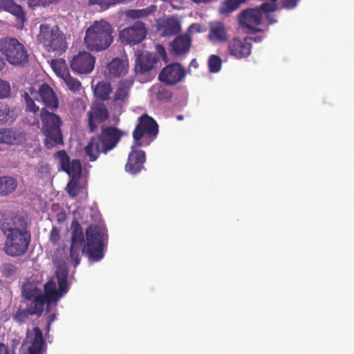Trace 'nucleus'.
<instances>
[{"label":"nucleus","mask_w":354,"mask_h":354,"mask_svg":"<svg viewBox=\"0 0 354 354\" xmlns=\"http://www.w3.org/2000/svg\"><path fill=\"white\" fill-rule=\"evenodd\" d=\"M222 60L216 55H212L208 59V67L211 73H218L221 68Z\"/></svg>","instance_id":"58836bf2"},{"label":"nucleus","mask_w":354,"mask_h":354,"mask_svg":"<svg viewBox=\"0 0 354 354\" xmlns=\"http://www.w3.org/2000/svg\"><path fill=\"white\" fill-rule=\"evenodd\" d=\"M64 171L73 177L79 176L82 171L80 161L77 159L73 160L70 162L68 167L64 168Z\"/></svg>","instance_id":"4c0bfd02"},{"label":"nucleus","mask_w":354,"mask_h":354,"mask_svg":"<svg viewBox=\"0 0 354 354\" xmlns=\"http://www.w3.org/2000/svg\"><path fill=\"white\" fill-rule=\"evenodd\" d=\"M53 156L55 159L58 160L59 165L63 171H64V168L68 167L71 160L65 150L58 151Z\"/></svg>","instance_id":"ea45409f"},{"label":"nucleus","mask_w":354,"mask_h":354,"mask_svg":"<svg viewBox=\"0 0 354 354\" xmlns=\"http://www.w3.org/2000/svg\"><path fill=\"white\" fill-rule=\"evenodd\" d=\"M41 132L44 136V145L47 149H52L63 145L64 138L62 131L63 121L59 115L46 109H41L39 113Z\"/></svg>","instance_id":"7ed1b4c3"},{"label":"nucleus","mask_w":354,"mask_h":354,"mask_svg":"<svg viewBox=\"0 0 354 354\" xmlns=\"http://www.w3.org/2000/svg\"><path fill=\"white\" fill-rule=\"evenodd\" d=\"M129 64L126 59L115 57L108 64L107 68L110 77H119L128 71Z\"/></svg>","instance_id":"412c9836"},{"label":"nucleus","mask_w":354,"mask_h":354,"mask_svg":"<svg viewBox=\"0 0 354 354\" xmlns=\"http://www.w3.org/2000/svg\"><path fill=\"white\" fill-rule=\"evenodd\" d=\"M38 95L39 99H37V100L41 101L44 105L43 109L54 111L58 108V98L53 88L48 84L44 83L40 86L38 91Z\"/></svg>","instance_id":"aec40b11"},{"label":"nucleus","mask_w":354,"mask_h":354,"mask_svg":"<svg viewBox=\"0 0 354 354\" xmlns=\"http://www.w3.org/2000/svg\"><path fill=\"white\" fill-rule=\"evenodd\" d=\"M28 303L26 304V308L35 315L40 317L43 313L44 305L47 303V301L42 297L28 300Z\"/></svg>","instance_id":"7c9ffc66"},{"label":"nucleus","mask_w":354,"mask_h":354,"mask_svg":"<svg viewBox=\"0 0 354 354\" xmlns=\"http://www.w3.org/2000/svg\"><path fill=\"white\" fill-rule=\"evenodd\" d=\"M62 79L71 91L75 93L80 89L81 82L77 79L73 77L70 73Z\"/></svg>","instance_id":"e433bc0d"},{"label":"nucleus","mask_w":354,"mask_h":354,"mask_svg":"<svg viewBox=\"0 0 354 354\" xmlns=\"http://www.w3.org/2000/svg\"><path fill=\"white\" fill-rule=\"evenodd\" d=\"M0 10L8 12L15 17V26L18 29H22L28 20L24 9L13 0H0Z\"/></svg>","instance_id":"f3484780"},{"label":"nucleus","mask_w":354,"mask_h":354,"mask_svg":"<svg viewBox=\"0 0 354 354\" xmlns=\"http://www.w3.org/2000/svg\"><path fill=\"white\" fill-rule=\"evenodd\" d=\"M17 117L16 109L10 107L8 104L0 102V123H11Z\"/></svg>","instance_id":"cd10ccee"},{"label":"nucleus","mask_w":354,"mask_h":354,"mask_svg":"<svg viewBox=\"0 0 354 354\" xmlns=\"http://www.w3.org/2000/svg\"><path fill=\"white\" fill-rule=\"evenodd\" d=\"M49 240L53 245H57L61 240L60 230L53 226L50 232Z\"/></svg>","instance_id":"a18cd8bd"},{"label":"nucleus","mask_w":354,"mask_h":354,"mask_svg":"<svg viewBox=\"0 0 354 354\" xmlns=\"http://www.w3.org/2000/svg\"><path fill=\"white\" fill-rule=\"evenodd\" d=\"M156 98L160 101H169L173 95V93L166 87L160 84L153 86L151 88Z\"/></svg>","instance_id":"f704fd0d"},{"label":"nucleus","mask_w":354,"mask_h":354,"mask_svg":"<svg viewBox=\"0 0 354 354\" xmlns=\"http://www.w3.org/2000/svg\"><path fill=\"white\" fill-rule=\"evenodd\" d=\"M163 35L165 36H171L178 34L180 30V22L175 19H167L163 24Z\"/></svg>","instance_id":"473e14b6"},{"label":"nucleus","mask_w":354,"mask_h":354,"mask_svg":"<svg viewBox=\"0 0 354 354\" xmlns=\"http://www.w3.org/2000/svg\"><path fill=\"white\" fill-rule=\"evenodd\" d=\"M238 21L241 27L248 28L252 33L263 31L261 28L252 26L260 25L262 22V14L259 8H247L242 10L238 15Z\"/></svg>","instance_id":"4468645a"},{"label":"nucleus","mask_w":354,"mask_h":354,"mask_svg":"<svg viewBox=\"0 0 354 354\" xmlns=\"http://www.w3.org/2000/svg\"><path fill=\"white\" fill-rule=\"evenodd\" d=\"M185 76V68L180 63L174 62L162 68L158 79L160 82L172 86L183 82Z\"/></svg>","instance_id":"f8f14e48"},{"label":"nucleus","mask_w":354,"mask_h":354,"mask_svg":"<svg viewBox=\"0 0 354 354\" xmlns=\"http://www.w3.org/2000/svg\"><path fill=\"white\" fill-rule=\"evenodd\" d=\"M111 92L112 88L109 82H99L94 89L95 95L103 101L109 99Z\"/></svg>","instance_id":"72a5a7b5"},{"label":"nucleus","mask_w":354,"mask_h":354,"mask_svg":"<svg viewBox=\"0 0 354 354\" xmlns=\"http://www.w3.org/2000/svg\"><path fill=\"white\" fill-rule=\"evenodd\" d=\"M207 38L212 42H225L227 35L225 28L222 22H217L213 25L208 32Z\"/></svg>","instance_id":"393cba45"},{"label":"nucleus","mask_w":354,"mask_h":354,"mask_svg":"<svg viewBox=\"0 0 354 354\" xmlns=\"http://www.w3.org/2000/svg\"><path fill=\"white\" fill-rule=\"evenodd\" d=\"M126 133L113 126H102L95 136H92L84 147L86 156L91 162L95 161L100 153H107L120 142Z\"/></svg>","instance_id":"f257e3e1"},{"label":"nucleus","mask_w":354,"mask_h":354,"mask_svg":"<svg viewBox=\"0 0 354 354\" xmlns=\"http://www.w3.org/2000/svg\"><path fill=\"white\" fill-rule=\"evenodd\" d=\"M158 131L159 128L156 121L147 113H144L138 118V124L133 131L134 142L138 147H141L142 145L141 140L145 138L149 140L147 142L149 145L156 138Z\"/></svg>","instance_id":"6e6552de"},{"label":"nucleus","mask_w":354,"mask_h":354,"mask_svg":"<svg viewBox=\"0 0 354 354\" xmlns=\"http://www.w3.org/2000/svg\"><path fill=\"white\" fill-rule=\"evenodd\" d=\"M131 84L132 83L127 80L120 81L113 98V102L115 104L121 106L128 102L129 91Z\"/></svg>","instance_id":"5701e85b"},{"label":"nucleus","mask_w":354,"mask_h":354,"mask_svg":"<svg viewBox=\"0 0 354 354\" xmlns=\"http://www.w3.org/2000/svg\"><path fill=\"white\" fill-rule=\"evenodd\" d=\"M252 39L250 37H234L227 41V52L236 59L248 58L252 53Z\"/></svg>","instance_id":"ddd939ff"},{"label":"nucleus","mask_w":354,"mask_h":354,"mask_svg":"<svg viewBox=\"0 0 354 354\" xmlns=\"http://www.w3.org/2000/svg\"><path fill=\"white\" fill-rule=\"evenodd\" d=\"M0 354H10L9 348L3 343H0Z\"/></svg>","instance_id":"864d4df0"},{"label":"nucleus","mask_w":354,"mask_h":354,"mask_svg":"<svg viewBox=\"0 0 354 354\" xmlns=\"http://www.w3.org/2000/svg\"><path fill=\"white\" fill-rule=\"evenodd\" d=\"M86 253L90 259L99 261L104 257V239L105 230L97 225H90L86 230Z\"/></svg>","instance_id":"0eeeda50"},{"label":"nucleus","mask_w":354,"mask_h":354,"mask_svg":"<svg viewBox=\"0 0 354 354\" xmlns=\"http://www.w3.org/2000/svg\"><path fill=\"white\" fill-rule=\"evenodd\" d=\"M37 41L41 44L48 52L62 54L67 48L65 35L57 26L50 27L48 24H41Z\"/></svg>","instance_id":"39448f33"},{"label":"nucleus","mask_w":354,"mask_h":354,"mask_svg":"<svg viewBox=\"0 0 354 354\" xmlns=\"http://www.w3.org/2000/svg\"><path fill=\"white\" fill-rule=\"evenodd\" d=\"M22 297L26 300H31L37 297H42L43 292L37 286L31 283L24 285L22 288Z\"/></svg>","instance_id":"2f4dec72"},{"label":"nucleus","mask_w":354,"mask_h":354,"mask_svg":"<svg viewBox=\"0 0 354 354\" xmlns=\"http://www.w3.org/2000/svg\"><path fill=\"white\" fill-rule=\"evenodd\" d=\"M156 50H157V53H158L160 57H161V59L164 62H167L168 59H167V53L165 51V48L161 45H157Z\"/></svg>","instance_id":"8fccbe9b"},{"label":"nucleus","mask_w":354,"mask_h":354,"mask_svg":"<svg viewBox=\"0 0 354 354\" xmlns=\"http://www.w3.org/2000/svg\"><path fill=\"white\" fill-rule=\"evenodd\" d=\"M246 3V0H224L218 8V12L223 16H229L237 10L241 5Z\"/></svg>","instance_id":"bb28decb"},{"label":"nucleus","mask_w":354,"mask_h":354,"mask_svg":"<svg viewBox=\"0 0 354 354\" xmlns=\"http://www.w3.org/2000/svg\"><path fill=\"white\" fill-rule=\"evenodd\" d=\"M156 10L155 6H150L142 9H131L125 11V15L131 19H146Z\"/></svg>","instance_id":"c756f323"},{"label":"nucleus","mask_w":354,"mask_h":354,"mask_svg":"<svg viewBox=\"0 0 354 354\" xmlns=\"http://www.w3.org/2000/svg\"><path fill=\"white\" fill-rule=\"evenodd\" d=\"M17 270V267L12 263H6L3 266V276L8 278L13 276Z\"/></svg>","instance_id":"49530a36"},{"label":"nucleus","mask_w":354,"mask_h":354,"mask_svg":"<svg viewBox=\"0 0 354 354\" xmlns=\"http://www.w3.org/2000/svg\"><path fill=\"white\" fill-rule=\"evenodd\" d=\"M35 315L27 308L24 309L19 308L16 313L14 315L13 318L15 321L19 323L26 322L30 316Z\"/></svg>","instance_id":"a19ab883"},{"label":"nucleus","mask_w":354,"mask_h":354,"mask_svg":"<svg viewBox=\"0 0 354 354\" xmlns=\"http://www.w3.org/2000/svg\"><path fill=\"white\" fill-rule=\"evenodd\" d=\"M6 63L3 59L0 56V71L4 68Z\"/></svg>","instance_id":"4d7b16f0"},{"label":"nucleus","mask_w":354,"mask_h":354,"mask_svg":"<svg viewBox=\"0 0 354 354\" xmlns=\"http://www.w3.org/2000/svg\"><path fill=\"white\" fill-rule=\"evenodd\" d=\"M59 0H28V6L31 9L37 7H46L51 4L57 3Z\"/></svg>","instance_id":"79ce46f5"},{"label":"nucleus","mask_w":354,"mask_h":354,"mask_svg":"<svg viewBox=\"0 0 354 354\" xmlns=\"http://www.w3.org/2000/svg\"><path fill=\"white\" fill-rule=\"evenodd\" d=\"M56 218L59 223H63L66 218V213L64 212L57 213Z\"/></svg>","instance_id":"603ef678"},{"label":"nucleus","mask_w":354,"mask_h":354,"mask_svg":"<svg viewBox=\"0 0 354 354\" xmlns=\"http://www.w3.org/2000/svg\"><path fill=\"white\" fill-rule=\"evenodd\" d=\"M192 39L188 34H183L177 36L171 43V47L177 55H183L189 50Z\"/></svg>","instance_id":"4be33fe9"},{"label":"nucleus","mask_w":354,"mask_h":354,"mask_svg":"<svg viewBox=\"0 0 354 354\" xmlns=\"http://www.w3.org/2000/svg\"><path fill=\"white\" fill-rule=\"evenodd\" d=\"M2 130H0V143L1 142Z\"/></svg>","instance_id":"052dcab7"},{"label":"nucleus","mask_w":354,"mask_h":354,"mask_svg":"<svg viewBox=\"0 0 354 354\" xmlns=\"http://www.w3.org/2000/svg\"><path fill=\"white\" fill-rule=\"evenodd\" d=\"M95 57L83 51L75 55L70 62L71 69L78 74L90 73L94 68Z\"/></svg>","instance_id":"2eb2a0df"},{"label":"nucleus","mask_w":354,"mask_h":354,"mask_svg":"<svg viewBox=\"0 0 354 354\" xmlns=\"http://www.w3.org/2000/svg\"><path fill=\"white\" fill-rule=\"evenodd\" d=\"M34 337L28 348L29 354H42L45 351L46 343L43 333L39 327L33 328Z\"/></svg>","instance_id":"b1692460"},{"label":"nucleus","mask_w":354,"mask_h":354,"mask_svg":"<svg viewBox=\"0 0 354 354\" xmlns=\"http://www.w3.org/2000/svg\"><path fill=\"white\" fill-rule=\"evenodd\" d=\"M54 317H55V315H53V317H52V318H51V319H50V322H53V321Z\"/></svg>","instance_id":"0e129e2a"},{"label":"nucleus","mask_w":354,"mask_h":354,"mask_svg":"<svg viewBox=\"0 0 354 354\" xmlns=\"http://www.w3.org/2000/svg\"><path fill=\"white\" fill-rule=\"evenodd\" d=\"M51 67L60 78H62L69 73L66 63L63 59H53L51 61Z\"/></svg>","instance_id":"c9c22d12"},{"label":"nucleus","mask_w":354,"mask_h":354,"mask_svg":"<svg viewBox=\"0 0 354 354\" xmlns=\"http://www.w3.org/2000/svg\"><path fill=\"white\" fill-rule=\"evenodd\" d=\"M24 97L26 100V111L32 112L35 114L39 111V107L36 105L34 100L30 97L28 93H24Z\"/></svg>","instance_id":"c03bdc74"},{"label":"nucleus","mask_w":354,"mask_h":354,"mask_svg":"<svg viewBox=\"0 0 354 354\" xmlns=\"http://www.w3.org/2000/svg\"><path fill=\"white\" fill-rule=\"evenodd\" d=\"M138 147L136 143L131 147V151L129 154L125 166L126 171L131 174H138L144 168V163L146 160L145 151L138 149Z\"/></svg>","instance_id":"a211bd4d"},{"label":"nucleus","mask_w":354,"mask_h":354,"mask_svg":"<svg viewBox=\"0 0 354 354\" xmlns=\"http://www.w3.org/2000/svg\"><path fill=\"white\" fill-rule=\"evenodd\" d=\"M67 274L65 272H57L56 278L59 286V290H57L56 283L54 280H49L44 285V293H43L44 298L47 301L48 304L53 302H57L61 297L67 293L68 291V286L67 281Z\"/></svg>","instance_id":"1a4fd4ad"},{"label":"nucleus","mask_w":354,"mask_h":354,"mask_svg":"<svg viewBox=\"0 0 354 354\" xmlns=\"http://www.w3.org/2000/svg\"><path fill=\"white\" fill-rule=\"evenodd\" d=\"M113 28L108 21L104 19L94 21L86 31L84 40L86 48L94 52L107 49L113 41Z\"/></svg>","instance_id":"20e7f679"},{"label":"nucleus","mask_w":354,"mask_h":354,"mask_svg":"<svg viewBox=\"0 0 354 354\" xmlns=\"http://www.w3.org/2000/svg\"><path fill=\"white\" fill-rule=\"evenodd\" d=\"M0 228L6 236L4 252L10 257H20L25 254L31 241V234L26 223L21 227L6 226L0 223Z\"/></svg>","instance_id":"f03ea898"},{"label":"nucleus","mask_w":354,"mask_h":354,"mask_svg":"<svg viewBox=\"0 0 354 354\" xmlns=\"http://www.w3.org/2000/svg\"><path fill=\"white\" fill-rule=\"evenodd\" d=\"M0 52L12 65L22 66L28 61V54L24 46L17 39L5 37L0 39Z\"/></svg>","instance_id":"423d86ee"},{"label":"nucleus","mask_w":354,"mask_h":354,"mask_svg":"<svg viewBox=\"0 0 354 354\" xmlns=\"http://www.w3.org/2000/svg\"><path fill=\"white\" fill-rule=\"evenodd\" d=\"M11 88L10 83L0 78V100L6 99L10 97Z\"/></svg>","instance_id":"37998d69"},{"label":"nucleus","mask_w":354,"mask_h":354,"mask_svg":"<svg viewBox=\"0 0 354 354\" xmlns=\"http://www.w3.org/2000/svg\"><path fill=\"white\" fill-rule=\"evenodd\" d=\"M18 220H19V221H24V219L22 217H20Z\"/></svg>","instance_id":"680f3d73"},{"label":"nucleus","mask_w":354,"mask_h":354,"mask_svg":"<svg viewBox=\"0 0 354 354\" xmlns=\"http://www.w3.org/2000/svg\"><path fill=\"white\" fill-rule=\"evenodd\" d=\"M147 29L141 21H136L131 26L122 29L120 32V39L122 44L134 46L142 42L146 37Z\"/></svg>","instance_id":"9b49d317"},{"label":"nucleus","mask_w":354,"mask_h":354,"mask_svg":"<svg viewBox=\"0 0 354 354\" xmlns=\"http://www.w3.org/2000/svg\"><path fill=\"white\" fill-rule=\"evenodd\" d=\"M17 182L10 176L0 177V196H7L12 193L17 188Z\"/></svg>","instance_id":"c85d7f7f"},{"label":"nucleus","mask_w":354,"mask_h":354,"mask_svg":"<svg viewBox=\"0 0 354 354\" xmlns=\"http://www.w3.org/2000/svg\"><path fill=\"white\" fill-rule=\"evenodd\" d=\"M88 129L89 133H94L98 129L100 124L106 122L109 118L108 109L104 104H96L91 108L87 113Z\"/></svg>","instance_id":"dca6fc26"},{"label":"nucleus","mask_w":354,"mask_h":354,"mask_svg":"<svg viewBox=\"0 0 354 354\" xmlns=\"http://www.w3.org/2000/svg\"><path fill=\"white\" fill-rule=\"evenodd\" d=\"M67 187L68 193L69 195L72 196H75L77 195L76 185L75 184L71 185V183H69Z\"/></svg>","instance_id":"3c124183"},{"label":"nucleus","mask_w":354,"mask_h":354,"mask_svg":"<svg viewBox=\"0 0 354 354\" xmlns=\"http://www.w3.org/2000/svg\"><path fill=\"white\" fill-rule=\"evenodd\" d=\"M183 118H184V116H183V115H177V119H178V120H183Z\"/></svg>","instance_id":"bf43d9fd"},{"label":"nucleus","mask_w":354,"mask_h":354,"mask_svg":"<svg viewBox=\"0 0 354 354\" xmlns=\"http://www.w3.org/2000/svg\"><path fill=\"white\" fill-rule=\"evenodd\" d=\"M272 3H276L278 0H270Z\"/></svg>","instance_id":"e2e57ef3"},{"label":"nucleus","mask_w":354,"mask_h":354,"mask_svg":"<svg viewBox=\"0 0 354 354\" xmlns=\"http://www.w3.org/2000/svg\"><path fill=\"white\" fill-rule=\"evenodd\" d=\"M159 59L151 53H140L136 55L134 64L136 75H143L151 71Z\"/></svg>","instance_id":"6ab92c4d"},{"label":"nucleus","mask_w":354,"mask_h":354,"mask_svg":"<svg viewBox=\"0 0 354 354\" xmlns=\"http://www.w3.org/2000/svg\"><path fill=\"white\" fill-rule=\"evenodd\" d=\"M28 123L31 126H34V125L39 126V120L37 118H35L33 122L28 121Z\"/></svg>","instance_id":"13d9d810"},{"label":"nucleus","mask_w":354,"mask_h":354,"mask_svg":"<svg viewBox=\"0 0 354 354\" xmlns=\"http://www.w3.org/2000/svg\"><path fill=\"white\" fill-rule=\"evenodd\" d=\"M71 244L70 247V257L74 266L80 262V253H84L85 250V240L82 226L77 220L74 219L71 223Z\"/></svg>","instance_id":"9d476101"},{"label":"nucleus","mask_w":354,"mask_h":354,"mask_svg":"<svg viewBox=\"0 0 354 354\" xmlns=\"http://www.w3.org/2000/svg\"><path fill=\"white\" fill-rule=\"evenodd\" d=\"M260 9L261 13L266 12H274L277 10V6L275 3H263L259 8Z\"/></svg>","instance_id":"de8ad7c7"},{"label":"nucleus","mask_w":354,"mask_h":354,"mask_svg":"<svg viewBox=\"0 0 354 354\" xmlns=\"http://www.w3.org/2000/svg\"><path fill=\"white\" fill-rule=\"evenodd\" d=\"M251 39H252V41H254V42H260L262 41L263 39V37H261V36H257V37H250Z\"/></svg>","instance_id":"6e6d98bb"},{"label":"nucleus","mask_w":354,"mask_h":354,"mask_svg":"<svg viewBox=\"0 0 354 354\" xmlns=\"http://www.w3.org/2000/svg\"><path fill=\"white\" fill-rule=\"evenodd\" d=\"M24 136L22 133L14 131L10 129L2 130L1 142L9 145H20L24 140Z\"/></svg>","instance_id":"a878e982"},{"label":"nucleus","mask_w":354,"mask_h":354,"mask_svg":"<svg viewBox=\"0 0 354 354\" xmlns=\"http://www.w3.org/2000/svg\"><path fill=\"white\" fill-rule=\"evenodd\" d=\"M266 19L268 21V25H272L277 22V20L276 19H274V17L270 15H268L266 16Z\"/></svg>","instance_id":"5fc2aeb1"},{"label":"nucleus","mask_w":354,"mask_h":354,"mask_svg":"<svg viewBox=\"0 0 354 354\" xmlns=\"http://www.w3.org/2000/svg\"><path fill=\"white\" fill-rule=\"evenodd\" d=\"M283 8L286 9L294 8L298 2V0H281Z\"/></svg>","instance_id":"09e8293b"}]
</instances>
